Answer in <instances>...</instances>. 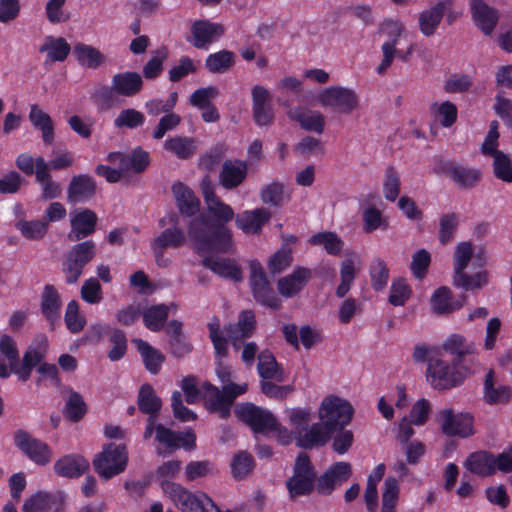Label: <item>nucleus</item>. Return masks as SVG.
Listing matches in <instances>:
<instances>
[{"label":"nucleus","instance_id":"obj_46","mask_svg":"<svg viewBox=\"0 0 512 512\" xmlns=\"http://www.w3.org/2000/svg\"><path fill=\"white\" fill-rule=\"evenodd\" d=\"M40 53H47L48 60L63 62L71 52V46L63 37L46 36L45 42L39 47Z\"/></svg>","mask_w":512,"mask_h":512},{"label":"nucleus","instance_id":"obj_51","mask_svg":"<svg viewBox=\"0 0 512 512\" xmlns=\"http://www.w3.org/2000/svg\"><path fill=\"white\" fill-rule=\"evenodd\" d=\"M309 243L314 246H323L326 253L333 256L340 255L344 242L332 231L318 232L309 238Z\"/></svg>","mask_w":512,"mask_h":512},{"label":"nucleus","instance_id":"obj_21","mask_svg":"<svg viewBox=\"0 0 512 512\" xmlns=\"http://www.w3.org/2000/svg\"><path fill=\"white\" fill-rule=\"evenodd\" d=\"M98 217L96 213L88 208L75 211L70 220L71 230L68 233L70 241H81L91 236L97 225Z\"/></svg>","mask_w":512,"mask_h":512},{"label":"nucleus","instance_id":"obj_10","mask_svg":"<svg viewBox=\"0 0 512 512\" xmlns=\"http://www.w3.org/2000/svg\"><path fill=\"white\" fill-rule=\"evenodd\" d=\"M249 269V286L255 301L262 306L279 310L282 307V301L271 287L262 264L257 259L251 260Z\"/></svg>","mask_w":512,"mask_h":512},{"label":"nucleus","instance_id":"obj_50","mask_svg":"<svg viewBox=\"0 0 512 512\" xmlns=\"http://www.w3.org/2000/svg\"><path fill=\"white\" fill-rule=\"evenodd\" d=\"M150 164V155L140 146L131 151L130 154L125 153L121 162V170L124 172L133 171L134 173L144 172Z\"/></svg>","mask_w":512,"mask_h":512},{"label":"nucleus","instance_id":"obj_41","mask_svg":"<svg viewBox=\"0 0 512 512\" xmlns=\"http://www.w3.org/2000/svg\"><path fill=\"white\" fill-rule=\"evenodd\" d=\"M28 117L33 127L41 131L43 143L47 146L53 144L55 127L50 115L44 112L37 104H32Z\"/></svg>","mask_w":512,"mask_h":512},{"label":"nucleus","instance_id":"obj_43","mask_svg":"<svg viewBox=\"0 0 512 512\" xmlns=\"http://www.w3.org/2000/svg\"><path fill=\"white\" fill-rule=\"evenodd\" d=\"M257 371L259 376L264 380H276L279 382L283 380V368L276 361L273 353L268 349L259 353Z\"/></svg>","mask_w":512,"mask_h":512},{"label":"nucleus","instance_id":"obj_57","mask_svg":"<svg viewBox=\"0 0 512 512\" xmlns=\"http://www.w3.org/2000/svg\"><path fill=\"white\" fill-rule=\"evenodd\" d=\"M64 322L68 331L72 334L80 333L86 326V318L79 311V303L76 300L68 302L64 314Z\"/></svg>","mask_w":512,"mask_h":512},{"label":"nucleus","instance_id":"obj_34","mask_svg":"<svg viewBox=\"0 0 512 512\" xmlns=\"http://www.w3.org/2000/svg\"><path fill=\"white\" fill-rule=\"evenodd\" d=\"M271 212L266 208L244 211L236 216V226L246 234H260L262 227L269 222Z\"/></svg>","mask_w":512,"mask_h":512},{"label":"nucleus","instance_id":"obj_18","mask_svg":"<svg viewBox=\"0 0 512 512\" xmlns=\"http://www.w3.org/2000/svg\"><path fill=\"white\" fill-rule=\"evenodd\" d=\"M351 475L350 463L336 462L316 480V490L321 495H331L336 487L345 483Z\"/></svg>","mask_w":512,"mask_h":512},{"label":"nucleus","instance_id":"obj_15","mask_svg":"<svg viewBox=\"0 0 512 512\" xmlns=\"http://www.w3.org/2000/svg\"><path fill=\"white\" fill-rule=\"evenodd\" d=\"M207 328L209 331V338L214 348L216 375L223 385L231 383L230 367L223 363V359L228 356V339L221 332L219 318L214 317L212 321L207 324Z\"/></svg>","mask_w":512,"mask_h":512},{"label":"nucleus","instance_id":"obj_1","mask_svg":"<svg viewBox=\"0 0 512 512\" xmlns=\"http://www.w3.org/2000/svg\"><path fill=\"white\" fill-rule=\"evenodd\" d=\"M214 219L205 215L194 217L188 225V235L197 254H228L233 252L234 243L231 230L226 224L234 218L230 205L220 198L207 205Z\"/></svg>","mask_w":512,"mask_h":512},{"label":"nucleus","instance_id":"obj_25","mask_svg":"<svg viewBox=\"0 0 512 512\" xmlns=\"http://www.w3.org/2000/svg\"><path fill=\"white\" fill-rule=\"evenodd\" d=\"M53 468L60 477L77 479L89 471L90 463L81 454L72 453L59 458Z\"/></svg>","mask_w":512,"mask_h":512},{"label":"nucleus","instance_id":"obj_13","mask_svg":"<svg viewBox=\"0 0 512 512\" xmlns=\"http://www.w3.org/2000/svg\"><path fill=\"white\" fill-rule=\"evenodd\" d=\"M438 417L441 430L448 437L468 438L475 434L474 416L469 412L455 414L452 409L445 408L438 413Z\"/></svg>","mask_w":512,"mask_h":512},{"label":"nucleus","instance_id":"obj_35","mask_svg":"<svg viewBox=\"0 0 512 512\" xmlns=\"http://www.w3.org/2000/svg\"><path fill=\"white\" fill-rule=\"evenodd\" d=\"M179 213L186 217L195 216L200 210V200L193 190L182 182L172 186Z\"/></svg>","mask_w":512,"mask_h":512},{"label":"nucleus","instance_id":"obj_8","mask_svg":"<svg viewBox=\"0 0 512 512\" xmlns=\"http://www.w3.org/2000/svg\"><path fill=\"white\" fill-rule=\"evenodd\" d=\"M97 248L93 240H85L73 245L65 254L62 261V272L67 284H75L84 268L96 256Z\"/></svg>","mask_w":512,"mask_h":512},{"label":"nucleus","instance_id":"obj_14","mask_svg":"<svg viewBox=\"0 0 512 512\" xmlns=\"http://www.w3.org/2000/svg\"><path fill=\"white\" fill-rule=\"evenodd\" d=\"M14 444L27 458L39 466L47 465L52 459V450L48 444L23 429H18L14 433Z\"/></svg>","mask_w":512,"mask_h":512},{"label":"nucleus","instance_id":"obj_36","mask_svg":"<svg viewBox=\"0 0 512 512\" xmlns=\"http://www.w3.org/2000/svg\"><path fill=\"white\" fill-rule=\"evenodd\" d=\"M114 89L119 96L134 97L143 89L142 76L135 71H125L116 73L111 80Z\"/></svg>","mask_w":512,"mask_h":512},{"label":"nucleus","instance_id":"obj_53","mask_svg":"<svg viewBox=\"0 0 512 512\" xmlns=\"http://www.w3.org/2000/svg\"><path fill=\"white\" fill-rule=\"evenodd\" d=\"M254 467L255 461L252 454L245 450L237 452L230 463L231 474L235 480L246 478Z\"/></svg>","mask_w":512,"mask_h":512},{"label":"nucleus","instance_id":"obj_64","mask_svg":"<svg viewBox=\"0 0 512 512\" xmlns=\"http://www.w3.org/2000/svg\"><path fill=\"white\" fill-rule=\"evenodd\" d=\"M214 472L215 466L209 460L190 461L185 467V477L188 482L212 475Z\"/></svg>","mask_w":512,"mask_h":512},{"label":"nucleus","instance_id":"obj_2","mask_svg":"<svg viewBox=\"0 0 512 512\" xmlns=\"http://www.w3.org/2000/svg\"><path fill=\"white\" fill-rule=\"evenodd\" d=\"M247 390L246 383H228L219 389L210 382H203L204 406L210 413H217L221 419H228L236 398L246 393Z\"/></svg>","mask_w":512,"mask_h":512},{"label":"nucleus","instance_id":"obj_3","mask_svg":"<svg viewBox=\"0 0 512 512\" xmlns=\"http://www.w3.org/2000/svg\"><path fill=\"white\" fill-rule=\"evenodd\" d=\"M161 488L165 495L181 512H213L216 503L203 491H190L180 483L162 481Z\"/></svg>","mask_w":512,"mask_h":512},{"label":"nucleus","instance_id":"obj_23","mask_svg":"<svg viewBox=\"0 0 512 512\" xmlns=\"http://www.w3.org/2000/svg\"><path fill=\"white\" fill-rule=\"evenodd\" d=\"M96 190V181L91 175H75L67 187V201L71 204L88 202L95 196Z\"/></svg>","mask_w":512,"mask_h":512},{"label":"nucleus","instance_id":"obj_33","mask_svg":"<svg viewBox=\"0 0 512 512\" xmlns=\"http://www.w3.org/2000/svg\"><path fill=\"white\" fill-rule=\"evenodd\" d=\"M43 343L45 344L43 348L40 346H29L23 355L22 363L19 364L18 361L16 365L11 367L13 373L18 376L20 381H28L33 369L37 366L39 367L42 360L45 358L47 340L44 339Z\"/></svg>","mask_w":512,"mask_h":512},{"label":"nucleus","instance_id":"obj_9","mask_svg":"<svg viewBox=\"0 0 512 512\" xmlns=\"http://www.w3.org/2000/svg\"><path fill=\"white\" fill-rule=\"evenodd\" d=\"M291 499L309 496L316 488V471L308 454L302 452L296 457L293 475L286 480Z\"/></svg>","mask_w":512,"mask_h":512},{"label":"nucleus","instance_id":"obj_17","mask_svg":"<svg viewBox=\"0 0 512 512\" xmlns=\"http://www.w3.org/2000/svg\"><path fill=\"white\" fill-rule=\"evenodd\" d=\"M225 32L222 24L209 20H196L190 27V35L186 38L196 49L208 50Z\"/></svg>","mask_w":512,"mask_h":512},{"label":"nucleus","instance_id":"obj_28","mask_svg":"<svg viewBox=\"0 0 512 512\" xmlns=\"http://www.w3.org/2000/svg\"><path fill=\"white\" fill-rule=\"evenodd\" d=\"M201 264L221 278L230 279L234 282L243 280L242 269L234 259L207 255L203 257Z\"/></svg>","mask_w":512,"mask_h":512},{"label":"nucleus","instance_id":"obj_47","mask_svg":"<svg viewBox=\"0 0 512 512\" xmlns=\"http://www.w3.org/2000/svg\"><path fill=\"white\" fill-rule=\"evenodd\" d=\"M235 53L223 49L209 54L205 59V68L213 74H224L235 65Z\"/></svg>","mask_w":512,"mask_h":512},{"label":"nucleus","instance_id":"obj_12","mask_svg":"<svg viewBox=\"0 0 512 512\" xmlns=\"http://www.w3.org/2000/svg\"><path fill=\"white\" fill-rule=\"evenodd\" d=\"M323 107H330L340 113L350 114L359 106V97L353 89L343 86H330L318 95Z\"/></svg>","mask_w":512,"mask_h":512},{"label":"nucleus","instance_id":"obj_54","mask_svg":"<svg viewBox=\"0 0 512 512\" xmlns=\"http://www.w3.org/2000/svg\"><path fill=\"white\" fill-rule=\"evenodd\" d=\"M164 148L180 159H188L195 153L196 144L193 138L175 136L165 141Z\"/></svg>","mask_w":512,"mask_h":512},{"label":"nucleus","instance_id":"obj_55","mask_svg":"<svg viewBox=\"0 0 512 512\" xmlns=\"http://www.w3.org/2000/svg\"><path fill=\"white\" fill-rule=\"evenodd\" d=\"M86 413L87 405L82 395L79 392L70 389L64 407L65 417L72 422H79L84 418Z\"/></svg>","mask_w":512,"mask_h":512},{"label":"nucleus","instance_id":"obj_20","mask_svg":"<svg viewBox=\"0 0 512 512\" xmlns=\"http://www.w3.org/2000/svg\"><path fill=\"white\" fill-rule=\"evenodd\" d=\"M256 316L253 310H244L239 314L236 324L225 325L221 332L231 341L234 348L246 338H250L256 330Z\"/></svg>","mask_w":512,"mask_h":512},{"label":"nucleus","instance_id":"obj_49","mask_svg":"<svg viewBox=\"0 0 512 512\" xmlns=\"http://www.w3.org/2000/svg\"><path fill=\"white\" fill-rule=\"evenodd\" d=\"M73 53L78 63L89 69H96L105 61V56L98 49L84 43H77Z\"/></svg>","mask_w":512,"mask_h":512},{"label":"nucleus","instance_id":"obj_45","mask_svg":"<svg viewBox=\"0 0 512 512\" xmlns=\"http://www.w3.org/2000/svg\"><path fill=\"white\" fill-rule=\"evenodd\" d=\"M137 350L140 353L145 368L151 374H158L161 370L162 364L165 361V356L158 349L151 346L147 341L142 339L134 340Z\"/></svg>","mask_w":512,"mask_h":512},{"label":"nucleus","instance_id":"obj_26","mask_svg":"<svg viewBox=\"0 0 512 512\" xmlns=\"http://www.w3.org/2000/svg\"><path fill=\"white\" fill-rule=\"evenodd\" d=\"M312 278V271L306 267H296L293 272L277 282L279 293L285 298L298 295Z\"/></svg>","mask_w":512,"mask_h":512},{"label":"nucleus","instance_id":"obj_32","mask_svg":"<svg viewBox=\"0 0 512 512\" xmlns=\"http://www.w3.org/2000/svg\"><path fill=\"white\" fill-rule=\"evenodd\" d=\"M333 433L325 428L322 422L313 423L307 430L295 436L296 445L305 450L326 445Z\"/></svg>","mask_w":512,"mask_h":512},{"label":"nucleus","instance_id":"obj_16","mask_svg":"<svg viewBox=\"0 0 512 512\" xmlns=\"http://www.w3.org/2000/svg\"><path fill=\"white\" fill-rule=\"evenodd\" d=\"M436 174L447 175L461 189L475 187L482 178L479 169L457 165L450 160H440L434 167Z\"/></svg>","mask_w":512,"mask_h":512},{"label":"nucleus","instance_id":"obj_5","mask_svg":"<svg viewBox=\"0 0 512 512\" xmlns=\"http://www.w3.org/2000/svg\"><path fill=\"white\" fill-rule=\"evenodd\" d=\"M95 472L105 481L123 473L128 464V452L124 444L108 443L92 461Z\"/></svg>","mask_w":512,"mask_h":512},{"label":"nucleus","instance_id":"obj_61","mask_svg":"<svg viewBox=\"0 0 512 512\" xmlns=\"http://www.w3.org/2000/svg\"><path fill=\"white\" fill-rule=\"evenodd\" d=\"M260 199L264 204L281 207L284 202L283 183L275 181L264 185L260 190Z\"/></svg>","mask_w":512,"mask_h":512},{"label":"nucleus","instance_id":"obj_38","mask_svg":"<svg viewBox=\"0 0 512 512\" xmlns=\"http://www.w3.org/2000/svg\"><path fill=\"white\" fill-rule=\"evenodd\" d=\"M466 295L462 294L453 300L452 292L447 286L437 288L431 296V306L436 314H448L460 309L466 301Z\"/></svg>","mask_w":512,"mask_h":512},{"label":"nucleus","instance_id":"obj_7","mask_svg":"<svg viewBox=\"0 0 512 512\" xmlns=\"http://www.w3.org/2000/svg\"><path fill=\"white\" fill-rule=\"evenodd\" d=\"M465 374L461 365L451 363L441 358H431L426 369V380L431 387L438 391L449 390L464 382Z\"/></svg>","mask_w":512,"mask_h":512},{"label":"nucleus","instance_id":"obj_31","mask_svg":"<svg viewBox=\"0 0 512 512\" xmlns=\"http://www.w3.org/2000/svg\"><path fill=\"white\" fill-rule=\"evenodd\" d=\"M247 164L242 160H226L219 173V183L226 190L240 186L247 177Z\"/></svg>","mask_w":512,"mask_h":512},{"label":"nucleus","instance_id":"obj_22","mask_svg":"<svg viewBox=\"0 0 512 512\" xmlns=\"http://www.w3.org/2000/svg\"><path fill=\"white\" fill-rule=\"evenodd\" d=\"M455 0H438L429 9L422 11L419 15V29L421 33L430 37L435 34L446 11L454 6Z\"/></svg>","mask_w":512,"mask_h":512},{"label":"nucleus","instance_id":"obj_6","mask_svg":"<svg viewBox=\"0 0 512 512\" xmlns=\"http://www.w3.org/2000/svg\"><path fill=\"white\" fill-rule=\"evenodd\" d=\"M354 408L347 400L336 395L326 396L319 407L318 417L333 434L344 429L352 420Z\"/></svg>","mask_w":512,"mask_h":512},{"label":"nucleus","instance_id":"obj_48","mask_svg":"<svg viewBox=\"0 0 512 512\" xmlns=\"http://www.w3.org/2000/svg\"><path fill=\"white\" fill-rule=\"evenodd\" d=\"M137 404L143 414L157 416L162 407V400L150 384H143L139 389Z\"/></svg>","mask_w":512,"mask_h":512},{"label":"nucleus","instance_id":"obj_39","mask_svg":"<svg viewBox=\"0 0 512 512\" xmlns=\"http://www.w3.org/2000/svg\"><path fill=\"white\" fill-rule=\"evenodd\" d=\"M186 243V234L181 227H169L164 229L153 241L151 248L157 251L158 257H162V251L167 248H180Z\"/></svg>","mask_w":512,"mask_h":512},{"label":"nucleus","instance_id":"obj_52","mask_svg":"<svg viewBox=\"0 0 512 512\" xmlns=\"http://www.w3.org/2000/svg\"><path fill=\"white\" fill-rule=\"evenodd\" d=\"M511 397V389L508 386L494 387V373L490 370L484 381V398L488 404L507 402Z\"/></svg>","mask_w":512,"mask_h":512},{"label":"nucleus","instance_id":"obj_62","mask_svg":"<svg viewBox=\"0 0 512 512\" xmlns=\"http://www.w3.org/2000/svg\"><path fill=\"white\" fill-rule=\"evenodd\" d=\"M401 180L398 172L393 166H388L385 170V179L383 182V194L387 201L394 202L400 193Z\"/></svg>","mask_w":512,"mask_h":512},{"label":"nucleus","instance_id":"obj_29","mask_svg":"<svg viewBox=\"0 0 512 512\" xmlns=\"http://www.w3.org/2000/svg\"><path fill=\"white\" fill-rule=\"evenodd\" d=\"M35 180L41 186L43 200H52L61 196V185L53 179L48 164L42 156L36 157Z\"/></svg>","mask_w":512,"mask_h":512},{"label":"nucleus","instance_id":"obj_19","mask_svg":"<svg viewBox=\"0 0 512 512\" xmlns=\"http://www.w3.org/2000/svg\"><path fill=\"white\" fill-rule=\"evenodd\" d=\"M62 298L53 284H46L40 295V311L50 330H54L61 320Z\"/></svg>","mask_w":512,"mask_h":512},{"label":"nucleus","instance_id":"obj_42","mask_svg":"<svg viewBox=\"0 0 512 512\" xmlns=\"http://www.w3.org/2000/svg\"><path fill=\"white\" fill-rule=\"evenodd\" d=\"M176 308L174 303L170 305L157 304L147 307L142 312L143 323L152 332L161 331L169 317L170 308Z\"/></svg>","mask_w":512,"mask_h":512},{"label":"nucleus","instance_id":"obj_11","mask_svg":"<svg viewBox=\"0 0 512 512\" xmlns=\"http://www.w3.org/2000/svg\"><path fill=\"white\" fill-rule=\"evenodd\" d=\"M234 413L237 419L249 426L254 433L266 434L276 428V417L270 411L253 403L238 404Z\"/></svg>","mask_w":512,"mask_h":512},{"label":"nucleus","instance_id":"obj_58","mask_svg":"<svg viewBox=\"0 0 512 512\" xmlns=\"http://www.w3.org/2000/svg\"><path fill=\"white\" fill-rule=\"evenodd\" d=\"M117 96L118 93L116 92L113 84L111 83V86L102 85L98 89H96L92 93L91 99L98 110L107 111L117 104Z\"/></svg>","mask_w":512,"mask_h":512},{"label":"nucleus","instance_id":"obj_60","mask_svg":"<svg viewBox=\"0 0 512 512\" xmlns=\"http://www.w3.org/2000/svg\"><path fill=\"white\" fill-rule=\"evenodd\" d=\"M145 123V115L134 108H126L120 111L114 119L116 128L136 129Z\"/></svg>","mask_w":512,"mask_h":512},{"label":"nucleus","instance_id":"obj_30","mask_svg":"<svg viewBox=\"0 0 512 512\" xmlns=\"http://www.w3.org/2000/svg\"><path fill=\"white\" fill-rule=\"evenodd\" d=\"M470 9L475 25L485 35H490L498 23V11L483 0H472Z\"/></svg>","mask_w":512,"mask_h":512},{"label":"nucleus","instance_id":"obj_4","mask_svg":"<svg viewBox=\"0 0 512 512\" xmlns=\"http://www.w3.org/2000/svg\"><path fill=\"white\" fill-rule=\"evenodd\" d=\"M465 466L471 473L483 477L491 476L497 470L510 473L512 472V443L497 457L489 451L473 452L467 457Z\"/></svg>","mask_w":512,"mask_h":512},{"label":"nucleus","instance_id":"obj_40","mask_svg":"<svg viewBox=\"0 0 512 512\" xmlns=\"http://www.w3.org/2000/svg\"><path fill=\"white\" fill-rule=\"evenodd\" d=\"M288 117L300 124L301 128L306 131H312L322 134L325 128L324 116L319 112L306 110L302 107L290 109L287 113Z\"/></svg>","mask_w":512,"mask_h":512},{"label":"nucleus","instance_id":"obj_37","mask_svg":"<svg viewBox=\"0 0 512 512\" xmlns=\"http://www.w3.org/2000/svg\"><path fill=\"white\" fill-rule=\"evenodd\" d=\"M473 256V246L471 242H460L455 249L454 253V273L453 285L463 286L467 285L469 275L465 273L469 262Z\"/></svg>","mask_w":512,"mask_h":512},{"label":"nucleus","instance_id":"obj_56","mask_svg":"<svg viewBox=\"0 0 512 512\" xmlns=\"http://www.w3.org/2000/svg\"><path fill=\"white\" fill-rule=\"evenodd\" d=\"M442 349L454 355L452 360L461 365L463 358L472 352V347L466 344V339L461 334H451L442 344Z\"/></svg>","mask_w":512,"mask_h":512},{"label":"nucleus","instance_id":"obj_44","mask_svg":"<svg viewBox=\"0 0 512 512\" xmlns=\"http://www.w3.org/2000/svg\"><path fill=\"white\" fill-rule=\"evenodd\" d=\"M388 24H391L394 26V32H393L392 39L385 41L381 46V50L383 53V59H382L381 63L378 65V67L376 68V72L379 75L384 74L387 71V69L392 65L393 60L396 55V52H397L398 39L405 30L404 25L398 21L391 20L388 22Z\"/></svg>","mask_w":512,"mask_h":512},{"label":"nucleus","instance_id":"obj_24","mask_svg":"<svg viewBox=\"0 0 512 512\" xmlns=\"http://www.w3.org/2000/svg\"><path fill=\"white\" fill-rule=\"evenodd\" d=\"M63 501L61 493L38 491L24 501L22 512H60Z\"/></svg>","mask_w":512,"mask_h":512},{"label":"nucleus","instance_id":"obj_63","mask_svg":"<svg viewBox=\"0 0 512 512\" xmlns=\"http://www.w3.org/2000/svg\"><path fill=\"white\" fill-rule=\"evenodd\" d=\"M494 158L493 172L496 178L511 183L512 182V163L508 155L502 151L490 154Z\"/></svg>","mask_w":512,"mask_h":512},{"label":"nucleus","instance_id":"obj_27","mask_svg":"<svg viewBox=\"0 0 512 512\" xmlns=\"http://www.w3.org/2000/svg\"><path fill=\"white\" fill-rule=\"evenodd\" d=\"M155 440L170 452L176 451L181 447L185 449H193L195 447V435L193 433L183 435L180 432H175L165 427L161 423H158L156 426Z\"/></svg>","mask_w":512,"mask_h":512},{"label":"nucleus","instance_id":"obj_59","mask_svg":"<svg viewBox=\"0 0 512 512\" xmlns=\"http://www.w3.org/2000/svg\"><path fill=\"white\" fill-rule=\"evenodd\" d=\"M369 275L372 288L375 291L383 290L389 280V269L385 261L381 258L373 260L369 267Z\"/></svg>","mask_w":512,"mask_h":512}]
</instances>
